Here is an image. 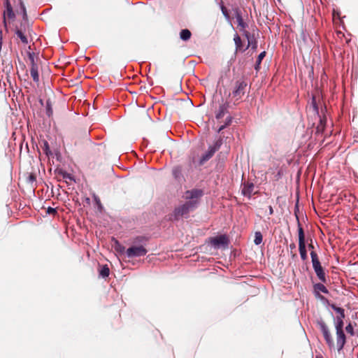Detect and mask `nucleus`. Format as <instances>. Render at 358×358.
I'll return each mask as SVG.
<instances>
[{
	"mask_svg": "<svg viewBox=\"0 0 358 358\" xmlns=\"http://www.w3.org/2000/svg\"><path fill=\"white\" fill-rule=\"evenodd\" d=\"M147 241V238L145 236H137L134 241V245L129 247L126 250V255L129 258H135L145 256L148 250L143 244L138 245V243H143Z\"/></svg>",
	"mask_w": 358,
	"mask_h": 358,
	"instance_id": "1",
	"label": "nucleus"
},
{
	"mask_svg": "<svg viewBox=\"0 0 358 358\" xmlns=\"http://www.w3.org/2000/svg\"><path fill=\"white\" fill-rule=\"evenodd\" d=\"M197 206V201H187L185 203L176 208L172 214L174 220H178L182 217L187 216L190 211L194 210Z\"/></svg>",
	"mask_w": 358,
	"mask_h": 358,
	"instance_id": "2",
	"label": "nucleus"
},
{
	"mask_svg": "<svg viewBox=\"0 0 358 358\" xmlns=\"http://www.w3.org/2000/svg\"><path fill=\"white\" fill-rule=\"evenodd\" d=\"M344 322L343 317H336L335 329L336 332V346L338 351H341L346 343V336L343 331Z\"/></svg>",
	"mask_w": 358,
	"mask_h": 358,
	"instance_id": "3",
	"label": "nucleus"
},
{
	"mask_svg": "<svg viewBox=\"0 0 358 358\" xmlns=\"http://www.w3.org/2000/svg\"><path fill=\"white\" fill-rule=\"evenodd\" d=\"M310 257L313 264V268L319 280L325 283L327 282L326 274L323 267L321 265L317 254L315 251L310 252Z\"/></svg>",
	"mask_w": 358,
	"mask_h": 358,
	"instance_id": "4",
	"label": "nucleus"
},
{
	"mask_svg": "<svg viewBox=\"0 0 358 358\" xmlns=\"http://www.w3.org/2000/svg\"><path fill=\"white\" fill-rule=\"evenodd\" d=\"M317 327L320 328V331L322 333L324 341L330 349H332L335 347V343L334 338L331 336L330 330L324 321L322 319L317 321Z\"/></svg>",
	"mask_w": 358,
	"mask_h": 358,
	"instance_id": "5",
	"label": "nucleus"
},
{
	"mask_svg": "<svg viewBox=\"0 0 358 358\" xmlns=\"http://www.w3.org/2000/svg\"><path fill=\"white\" fill-rule=\"evenodd\" d=\"M298 221V234H299V250L300 253L301 258L303 261H305L308 258L306 246V240H305V234L303 229L297 218Z\"/></svg>",
	"mask_w": 358,
	"mask_h": 358,
	"instance_id": "6",
	"label": "nucleus"
},
{
	"mask_svg": "<svg viewBox=\"0 0 358 358\" xmlns=\"http://www.w3.org/2000/svg\"><path fill=\"white\" fill-rule=\"evenodd\" d=\"M247 86L248 83L243 80H239L236 82L232 94L236 101L241 99L244 96Z\"/></svg>",
	"mask_w": 358,
	"mask_h": 358,
	"instance_id": "7",
	"label": "nucleus"
},
{
	"mask_svg": "<svg viewBox=\"0 0 358 358\" xmlns=\"http://www.w3.org/2000/svg\"><path fill=\"white\" fill-rule=\"evenodd\" d=\"M222 145V141H217L213 145H211L208 148V151L203 154L199 161V164L203 165L206 162L209 160L215 154L216 151H217Z\"/></svg>",
	"mask_w": 358,
	"mask_h": 358,
	"instance_id": "8",
	"label": "nucleus"
},
{
	"mask_svg": "<svg viewBox=\"0 0 358 358\" xmlns=\"http://www.w3.org/2000/svg\"><path fill=\"white\" fill-rule=\"evenodd\" d=\"M29 60L30 62V74L35 83L39 82L38 66L35 62L34 53L29 52Z\"/></svg>",
	"mask_w": 358,
	"mask_h": 358,
	"instance_id": "9",
	"label": "nucleus"
},
{
	"mask_svg": "<svg viewBox=\"0 0 358 358\" xmlns=\"http://www.w3.org/2000/svg\"><path fill=\"white\" fill-rule=\"evenodd\" d=\"M203 192L201 189H193L187 190L185 193V198L188 201H196L199 203V199L203 196Z\"/></svg>",
	"mask_w": 358,
	"mask_h": 358,
	"instance_id": "10",
	"label": "nucleus"
},
{
	"mask_svg": "<svg viewBox=\"0 0 358 358\" xmlns=\"http://www.w3.org/2000/svg\"><path fill=\"white\" fill-rule=\"evenodd\" d=\"M210 243L216 247H227L229 244V239L226 235H220L210 238Z\"/></svg>",
	"mask_w": 358,
	"mask_h": 358,
	"instance_id": "11",
	"label": "nucleus"
},
{
	"mask_svg": "<svg viewBox=\"0 0 358 358\" xmlns=\"http://www.w3.org/2000/svg\"><path fill=\"white\" fill-rule=\"evenodd\" d=\"M229 104L228 102H224L220 104L217 112L216 113L215 117L217 120L222 118L226 113H228Z\"/></svg>",
	"mask_w": 358,
	"mask_h": 358,
	"instance_id": "12",
	"label": "nucleus"
},
{
	"mask_svg": "<svg viewBox=\"0 0 358 358\" xmlns=\"http://www.w3.org/2000/svg\"><path fill=\"white\" fill-rule=\"evenodd\" d=\"M254 187L255 186L252 182L244 183L241 190L242 194L250 199L253 192Z\"/></svg>",
	"mask_w": 358,
	"mask_h": 358,
	"instance_id": "13",
	"label": "nucleus"
},
{
	"mask_svg": "<svg viewBox=\"0 0 358 358\" xmlns=\"http://www.w3.org/2000/svg\"><path fill=\"white\" fill-rule=\"evenodd\" d=\"M15 17V15L13 12V7L5 9L3 11V22L5 26H6V18L13 20Z\"/></svg>",
	"mask_w": 358,
	"mask_h": 358,
	"instance_id": "14",
	"label": "nucleus"
},
{
	"mask_svg": "<svg viewBox=\"0 0 358 358\" xmlns=\"http://www.w3.org/2000/svg\"><path fill=\"white\" fill-rule=\"evenodd\" d=\"M234 41L236 45V51L244 52L246 50L245 48H243V45L241 38L238 34H236L234 36Z\"/></svg>",
	"mask_w": 358,
	"mask_h": 358,
	"instance_id": "15",
	"label": "nucleus"
},
{
	"mask_svg": "<svg viewBox=\"0 0 358 358\" xmlns=\"http://www.w3.org/2000/svg\"><path fill=\"white\" fill-rule=\"evenodd\" d=\"M192 33L187 29H182L180 32V38L182 41H187L190 39Z\"/></svg>",
	"mask_w": 358,
	"mask_h": 358,
	"instance_id": "16",
	"label": "nucleus"
},
{
	"mask_svg": "<svg viewBox=\"0 0 358 358\" xmlns=\"http://www.w3.org/2000/svg\"><path fill=\"white\" fill-rule=\"evenodd\" d=\"M99 275L102 278H107L110 274V269L107 264L103 265L100 266V269L99 270Z\"/></svg>",
	"mask_w": 358,
	"mask_h": 358,
	"instance_id": "17",
	"label": "nucleus"
},
{
	"mask_svg": "<svg viewBox=\"0 0 358 358\" xmlns=\"http://www.w3.org/2000/svg\"><path fill=\"white\" fill-rule=\"evenodd\" d=\"M15 34L24 45L28 44L29 41H28L27 36L24 34V33L21 29H17L15 31Z\"/></svg>",
	"mask_w": 358,
	"mask_h": 358,
	"instance_id": "18",
	"label": "nucleus"
},
{
	"mask_svg": "<svg viewBox=\"0 0 358 358\" xmlns=\"http://www.w3.org/2000/svg\"><path fill=\"white\" fill-rule=\"evenodd\" d=\"M236 21L238 22V27H239L240 31L245 29L248 27V24L243 21L241 15L239 13H237L236 15Z\"/></svg>",
	"mask_w": 358,
	"mask_h": 358,
	"instance_id": "19",
	"label": "nucleus"
},
{
	"mask_svg": "<svg viewBox=\"0 0 358 358\" xmlns=\"http://www.w3.org/2000/svg\"><path fill=\"white\" fill-rule=\"evenodd\" d=\"M114 248L115 250L120 254H126L127 250L125 249V247L123 246L117 240H115Z\"/></svg>",
	"mask_w": 358,
	"mask_h": 358,
	"instance_id": "20",
	"label": "nucleus"
},
{
	"mask_svg": "<svg viewBox=\"0 0 358 358\" xmlns=\"http://www.w3.org/2000/svg\"><path fill=\"white\" fill-rule=\"evenodd\" d=\"M173 177L176 180H180L182 177V169L180 166H176L172 170Z\"/></svg>",
	"mask_w": 358,
	"mask_h": 358,
	"instance_id": "21",
	"label": "nucleus"
},
{
	"mask_svg": "<svg viewBox=\"0 0 358 358\" xmlns=\"http://www.w3.org/2000/svg\"><path fill=\"white\" fill-rule=\"evenodd\" d=\"M266 52L263 51L262 52H261L259 55V56H258V57L257 59V61H256L255 66V70L258 71L259 69L262 61L264 58V57L266 56Z\"/></svg>",
	"mask_w": 358,
	"mask_h": 358,
	"instance_id": "22",
	"label": "nucleus"
},
{
	"mask_svg": "<svg viewBox=\"0 0 358 358\" xmlns=\"http://www.w3.org/2000/svg\"><path fill=\"white\" fill-rule=\"evenodd\" d=\"M314 289L315 291L321 292L324 294H327L329 292L327 287L322 283H317L314 285Z\"/></svg>",
	"mask_w": 358,
	"mask_h": 358,
	"instance_id": "23",
	"label": "nucleus"
},
{
	"mask_svg": "<svg viewBox=\"0 0 358 358\" xmlns=\"http://www.w3.org/2000/svg\"><path fill=\"white\" fill-rule=\"evenodd\" d=\"M263 236L260 231H256L255 234V239L254 243L255 245H258L262 243Z\"/></svg>",
	"mask_w": 358,
	"mask_h": 358,
	"instance_id": "24",
	"label": "nucleus"
},
{
	"mask_svg": "<svg viewBox=\"0 0 358 358\" xmlns=\"http://www.w3.org/2000/svg\"><path fill=\"white\" fill-rule=\"evenodd\" d=\"M331 308L334 310L336 312H337L339 315L337 317H343V319L345 318V311L344 309L340 307H337L336 305L332 304L331 306Z\"/></svg>",
	"mask_w": 358,
	"mask_h": 358,
	"instance_id": "25",
	"label": "nucleus"
},
{
	"mask_svg": "<svg viewBox=\"0 0 358 358\" xmlns=\"http://www.w3.org/2000/svg\"><path fill=\"white\" fill-rule=\"evenodd\" d=\"M250 46L254 50H255L257 48V41L256 38L254 37V36H252V38L248 41V45L245 49H248Z\"/></svg>",
	"mask_w": 358,
	"mask_h": 358,
	"instance_id": "26",
	"label": "nucleus"
},
{
	"mask_svg": "<svg viewBox=\"0 0 358 358\" xmlns=\"http://www.w3.org/2000/svg\"><path fill=\"white\" fill-rule=\"evenodd\" d=\"M231 122H232V117L231 116H227V117L226 118L225 120V122H224V124H222L220 128L218 129V131L217 132H220L221 131H222L225 127H227V126L230 125L231 124Z\"/></svg>",
	"mask_w": 358,
	"mask_h": 358,
	"instance_id": "27",
	"label": "nucleus"
},
{
	"mask_svg": "<svg viewBox=\"0 0 358 358\" xmlns=\"http://www.w3.org/2000/svg\"><path fill=\"white\" fill-rule=\"evenodd\" d=\"M42 149L47 156H49L52 154L50 150L49 144L46 141H43V146L42 147Z\"/></svg>",
	"mask_w": 358,
	"mask_h": 358,
	"instance_id": "28",
	"label": "nucleus"
},
{
	"mask_svg": "<svg viewBox=\"0 0 358 358\" xmlns=\"http://www.w3.org/2000/svg\"><path fill=\"white\" fill-rule=\"evenodd\" d=\"M59 175H61L62 176V178L64 179H69L70 180H73V176H71V174L69 173H66V171H60L59 172Z\"/></svg>",
	"mask_w": 358,
	"mask_h": 358,
	"instance_id": "29",
	"label": "nucleus"
},
{
	"mask_svg": "<svg viewBox=\"0 0 358 358\" xmlns=\"http://www.w3.org/2000/svg\"><path fill=\"white\" fill-rule=\"evenodd\" d=\"M289 248H290V254H291V256L292 257V259H295L297 257V255L296 253V252H294V250L296 248V245L295 243H292L289 245Z\"/></svg>",
	"mask_w": 358,
	"mask_h": 358,
	"instance_id": "30",
	"label": "nucleus"
},
{
	"mask_svg": "<svg viewBox=\"0 0 358 358\" xmlns=\"http://www.w3.org/2000/svg\"><path fill=\"white\" fill-rule=\"evenodd\" d=\"M345 331H347V333L350 334L351 336H354V334H355L354 328L351 323L348 324L345 327Z\"/></svg>",
	"mask_w": 358,
	"mask_h": 358,
	"instance_id": "31",
	"label": "nucleus"
},
{
	"mask_svg": "<svg viewBox=\"0 0 358 358\" xmlns=\"http://www.w3.org/2000/svg\"><path fill=\"white\" fill-rule=\"evenodd\" d=\"M46 110H47V115L48 116H50L52 113V110L51 108V104H50V101H47V102H46Z\"/></svg>",
	"mask_w": 358,
	"mask_h": 358,
	"instance_id": "32",
	"label": "nucleus"
},
{
	"mask_svg": "<svg viewBox=\"0 0 358 358\" xmlns=\"http://www.w3.org/2000/svg\"><path fill=\"white\" fill-rule=\"evenodd\" d=\"M241 31H243V36L247 38L248 41L252 38V36H251L250 33L247 30L244 29L241 30Z\"/></svg>",
	"mask_w": 358,
	"mask_h": 358,
	"instance_id": "33",
	"label": "nucleus"
},
{
	"mask_svg": "<svg viewBox=\"0 0 358 358\" xmlns=\"http://www.w3.org/2000/svg\"><path fill=\"white\" fill-rule=\"evenodd\" d=\"M324 120H320V124L317 127V131H321L324 129Z\"/></svg>",
	"mask_w": 358,
	"mask_h": 358,
	"instance_id": "34",
	"label": "nucleus"
},
{
	"mask_svg": "<svg viewBox=\"0 0 358 358\" xmlns=\"http://www.w3.org/2000/svg\"><path fill=\"white\" fill-rule=\"evenodd\" d=\"M221 10H222V12L223 13V15L227 17V18H229V13H228V11H227V9L226 8L225 6H221Z\"/></svg>",
	"mask_w": 358,
	"mask_h": 358,
	"instance_id": "35",
	"label": "nucleus"
},
{
	"mask_svg": "<svg viewBox=\"0 0 358 358\" xmlns=\"http://www.w3.org/2000/svg\"><path fill=\"white\" fill-rule=\"evenodd\" d=\"M282 175V171H281V169H279L277 173L274 176V180L276 181L278 180L281 178Z\"/></svg>",
	"mask_w": 358,
	"mask_h": 358,
	"instance_id": "36",
	"label": "nucleus"
},
{
	"mask_svg": "<svg viewBox=\"0 0 358 358\" xmlns=\"http://www.w3.org/2000/svg\"><path fill=\"white\" fill-rule=\"evenodd\" d=\"M4 7L5 9L12 7L11 3L9 0H4Z\"/></svg>",
	"mask_w": 358,
	"mask_h": 358,
	"instance_id": "37",
	"label": "nucleus"
},
{
	"mask_svg": "<svg viewBox=\"0 0 358 358\" xmlns=\"http://www.w3.org/2000/svg\"><path fill=\"white\" fill-rule=\"evenodd\" d=\"M94 199L99 208H101L102 206L99 198L98 196H94Z\"/></svg>",
	"mask_w": 358,
	"mask_h": 358,
	"instance_id": "38",
	"label": "nucleus"
},
{
	"mask_svg": "<svg viewBox=\"0 0 358 358\" xmlns=\"http://www.w3.org/2000/svg\"><path fill=\"white\" fill-rule=\"evenodd\" d=\"M48 213L49 214H55L57 213V211L55 208L50 207L48 208Z\"/></svg>",
	"mask_w": 358,
	"mask_h": 358,
	"instance_id": "39",
	"label": "nucleus"
},
{
	"mask_svg": "<svg viewBox=\"0 0 358 358\" xmlns=\"http://www.w3.org/2000/svg\"><path fill=\"white\" fill-rule=\"evenodd\" d=\"M308 248L312 251H314V245L313 244V240L310 239V242L308 243Z\"/></svg>",
	"mask_w": 358,
	"mask_h": 358,
	"instance_id": "40",
	"label": "nucleus"
},
{
	"mask_svg": "<svg viewBox=\"0 0 358 358\" xmlns=\"http://www.w3.org/2000/svg\"><path fill=\"white\" fill-rule=\"evenodd\" d=\"M22 11H23V17L25 18L27 17V12H26V8H25L24 6L22 4Z\"/></svg>",
	"mask_w": 358,
	"mask_h": 358,
	"instance_id": "41",
	"label": "nucleus"
},
{
	"mask_svg": "<svg viewBox=\"0 0 358 358\" xmlns=\"http://www.w3.org/2000/svg\"><path fill=\"white\" fill-rule=\"evenodd\" d=\"M268 209H269V214L270 215H273V207L271 206H268Z\"/></svg>",
	"mask_w": 358,
	"mask_h": 358,
	"instance_id": "42",
	"label": "nucleus"
},
{
	"mask_svg": "<svg viewBox=\"0 0 358 358\" xmlns=\"http://www.w3.org/2000/svg\"><path fill=\"white\" fill-rule=\"evenodd\" d=\"M29 178H30V180H35V176H33V175H31V176H29Z\"/></svg>",
	"mask_w": 358,
	"mask_h": 358,
	"instance_id": "43",
	"label": "nucleus"
},
{
	"mask_svg": "<svg viewBox=\"0 0 358 358\" xmlns=\"http://www.w3.org/2000/svg\"><path fill=\"white\" fill-rule=\"evenodd\" d=\"M316 358H322V357H316Z\"/></svg>",
	"mask_w": 358,
	"mask_h": 358,
	"instance_id": "44",
	"label": "nucleus"
}]
</instances>
